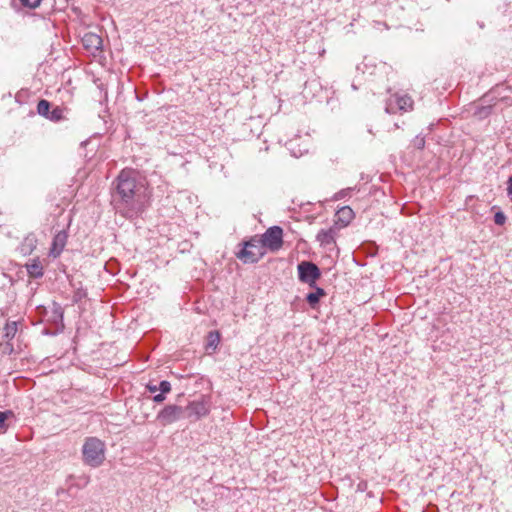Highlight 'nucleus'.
<instances>
[{
    "instance_id": "1",
    "label": "nucleus",
    "mask_w": 512,
    "mask_h": 512,
    "mask_svg": "<svg viewBox=\"0 0 512 512\" xmlns=\"http://www.w3.org/2000/svg\"><path fill=\"white\" fill-rule=\"evenodd\" d=\"M149 198L147 184L134 169H123L112 182L111 204L125 218L143 212Z\"/></svg>"
},
{
    "instance_id": "2",
    "label": "nucleus",
    "mask_w": 512,
    "mask_h": 512,
    "mask_svg": "<svg viewBox=\"0 0 512 512\" xmlns=\"http://www.w3.org/2000/svg\"><path fill=\"white\" fill-rule=\"evenodd\" d=\"M105 443L97 437L85 439L82 447L83 461L86 465L96 468L105 460Z\"/></svg>"
},
{
    "instance_id": "3",
    "label": "nucleus",
    "mask_w": 512,
    "mask_h": 512,
    "mask_svg": "<svg viewBox=\"0 0 512 512\" xmlns=\"http://www.w3.org/2000/svg\"><path fill=\"white\" fill-rule=\"evenodd\" d=\"M265 254V248L260 239L253 237L244 242L243 248L237 253V257L245 264L257 263Z\"/></svg>"
},
{
    "instance_id": "4",
    "label": "nucleus",
    "mask_w": 512,
    "mask_h": 512,
    "mask_svg": "<svg viewBox=\"0 0 512 512\" xmlns=\"http://www.w3.org/2000/svg\"><path fill=\"white\" fill-rule=\"evenodd\" d=\"M183 409L185 418L191 422H196L209 414L211 409L210 397L202 395L199 399L189 402Z\"/></svg>"
},
{
    "instance_id": "5",
    "label": "nucleus",
    "mask_w": 512,
    "mask_h": 512,
    "mask_svg": "<svg viewBox=\"0 0 512 512\" xmlns=\"http://www.w3.org/2000/svg\"><path fill=\"white\" fill-rule=\"evenodd\" d=\"M298 278L301 282L315 287L316 281L320 278L321 272L318 266L309 261H302L298 264Z\"/></svg>"
},
{
    "instance_id": "6",
    "label": "nucleus",
    "mask_w": 512,
    "mask_h": 512,
    "mask_svg": "<svg viewBox=\"0 0 512 512\" xmlns=\"http://www.w3.org/2000/svg\"><path fill=\"white\" fill-rule=\"evenodd\" d=\"M264 248H269L276 251L282 247L283 244V230L279 226H272L266 230L260 239Z\"/></svg>"
},
{
    "instance_id": "7",
    "label": "nucleus",
    "mask_w": 512,
    "mask_h": 512,
    "mask_svg": "<svg viewBox=\"0 0 512 512\" xmlns=\"http://www.w3.org/2000/svg\"><path fill=\"white\" fill-rule=\"evenodd\" d=\"M182 418H185L184 409L178 405L165 406L157 415V419L164 426L172 424Z\"/></svg>"
},
{
    "instance_id": "8",
    "label": "nucleus",
    "mask_w": 512,
    "mask_h": 512,
    "mask_svg": "<svg viewBox=\"0 0 512 512\" xmlns=\"http://www.w3.org/2000/svg\"><path fill=\"white\" fill-rule=\"evenodd\" d=\"M82 44L87 51L95 54L102 50L103 40L98 34L87 32L82 37Z\"/></svg>"
},
{
    "instance_id": "9",
    "label": "nucleus",
    "mask_w": 512,
    "mask_h": 512,
    "mask_svg": "<svg viewBox=\"0 0 512 512\" xmlns=\"http://www.w3.org/2000/svg\"><path fill=\"white\" fill-rule=\"evenodd\" d=\"M336 235H337V228L333 226V227H330L329 229H321L317 233L316 239L320 243L321 246H323L325 248H329L330 246L335 245Z\"/></svg>"
},
{
    "instance_id": "10",
    "label": "nucleus",
    "mask_w": 512,
    "mask_h": 512,
    "mask_svg": "<svg viewBox=\"0 0 512 512\" xmlns=\"http://www.w3.org/2000/svg\"><path fill=\"white\" fill-rule=\"evenodd\" d=\"M67 238L68 235L65 231H60L54 236L52 246L50 249L51 256H53L54 258L60 256L67 243Z\"/></svg>"
},
{
    "instance_id": "11",
    "label": "nucleus",
    "mask_w": 512,
    "mask_h": 512,
    "mask_svg": "<svg viewBox=\"0 0 512 512\" xmlns=\"http://www.w3.org/2000/svg\"><path fill=\"white\" fill-rule=\"evenodd\" d=\"M394 102L397 104L399 112H408L413 109V100L407 94H394Z\"/></svg>"
},
{
    "instance_id": "12",
    "label": "nucleus",
    "mask_w": 512,
    "mask_h": 512,
    "mask_svg": "<svg viewBox=\"0 0 512 512\" xmlns=\"http://www.w3.org/2000/svg\"><path fill=\"white\" fill-rule=\"evenodd\" d=\"M354 216V211L349 206H343L336 212L337 222H340L343 226H347Z\"/></svg>"
},
{
    "instance_id": "13",
    "label": "nucleus",
    "mask_w": 512,
    "mask_h": 512,
    "mask_svg": "<svg viewBox=\"0 0 512 512\" xmlns=\"http://www.w3.org/2000/svg\"><path fill=\"white\" fill-rule=\"evenodd\" d=\"M26 270L28 275L32 278H41L44 274L43 266L38 258L33 259L30 263H27Z\"/></svg>"
},
{
    "instance_id": "14",
    "label": "nucleus",
    "mask_w": 512,
    "mask_h": 512,
    "mask_svg": "<svg viewBox=\"0 0 512 512\" xmlns=\"http://www.w3.org/2000/svg\"><path fill=\"white\" fill-rule=\"evenodd\" d=\"M314 288L315 291L310 292L306 295V301L312 308H315L318 305L321 297L326 295V292L324 291L323 288L317 287L316 285Z\"/></svg>"
},
{
    "instance_id": "15",
    "label": "nucleus",
    "mask_w": 512,
    "mask_h": 512,
    "mask_svg": "<svg viewBox=\"0 0 512 512\" xmlns=\"http://www.w3.org/2000/svg\"><path fill=\"white\" fill-rule=\"evenodd\" d=\"M220 342V334L218 331H211L207 337L206 349L215 351Z\"/></svg>"
},
{
    "instance_id": "16",
    "label": "nucleus",
    "mask_w": 512,
    "mask_h": 512,
    "mask_svg": "<svg viewBox=\"0 0 512 512\" xmlns=\"http://www.w3.org/2000/svg\"><path fill=\"white\" fill-rule=\"evenodd\" d=\"M64 112H65L64 108H62L60 106H56L50 111V114L47 117V119H49L50 121H53V122H60L65 119Z\"/></svg>"
},
{
    "instance_id": "17",
    "label": "nucleus",
    "mask_w": 512,
    "mask_h": 512,
    "mask_svg": "<svg viewBox=\"0 0 512 512\" xmlns=\"http://www.w3.org/2000/svg\"><path fill=\"white\" fill-rule=\"evenodd\" d=\"M50 102L47 100H40L37 104V113L45 118H47L50 114Z\"/></svg>"
},
{
    "instance_id": "18",
    "label": "nucleus",
    "mask_w": 512,
    "mask_h": 512,
    "mask_svg": "<svg viewBox=\"0 0 512 512\" xmlns=\"http://www.w3.org/2000/svg\"><path fill=\"white\" fill-rule=\"evenodd\" d=\"M16 332H17V322L16 321L6 323V325L4 327V337L5 338L12 339L16 335Z\"/></svg>"
},
{
    "instance_id": "19",
    "label": "nucleus",
    "mask_w": 512,
    "mask_h": 512,
    "mask_svg": "<svg viewBox=\"0 0 512 512\" xmlns=\"http://www.w3.org/2000/svg\"><path fill=\"white\" fill-rule=\"evenodd\" d=\"M354 190H356V187H348V188L342 189L334 194L333 200L338 201V200L344 199L346 197H350L351 193Z\"/></svg>"
},
{
    "instance_id": "20",
    "label": "nucleus",
    "mask_w": 512,
    "mask_h": 512,
    "mask_svg": "<svg viewBox=\"0 0 512 512\" xmlns=\"http://www.w3.org/2000/svg\"><path fill=\"white\" fill-rule=\"evenodd\" d=\"M491 111H492L491 105L479 106V107H477V109L475 111V115L478 118L483 119V118H486L487 116H489L491 114Z\"/></svg>"
},
{
    "instance_id": "21",
    "label": "nucleus",
    "mask_w": 512,
    "mask_h": 512,
    "mask_svg": "<svg viewBox=\"0 0 512 512\" xmlns=\"http://www.w3.org/2000/svg\"><path fill=\"white\" fill-rule=\"evenodd\" d=\"M385 111L388 114H395L399 112V109L397 108V104L394 102V95H392L386 102Z\"/></svg>"
},
{
    "instance_id": "22",
    "label": "nucleus",
    "mask_w": 512,
    "mask_h": 512,
    "mask_svg": "<svg viewBox=\"0 0 512 512\" xmlns=\"http://www.w3.org/2000/svg\"><path fill=\"white\" fill-rule=\"evenodd\" d=\"M13 416V412L10 410L0 411V429H6V420Z\"/></svg>"
},
{
    "instance_id": "23",
    "label": "nucleus",
    "mask_w": 512,
    "mask_h": 512,
    "mask_svg": "<svg viewBox=\"0 0 512 512\" xmlns=\"http://www.w3.org/2000/svg\"><path fill=\"white\" fill-rule=\"evenodd\" d=\"M506 215L502 211H498L494 214V222L496 225L502 226L506 222Z\"/></svg>"
},
{
    "instance_id": "24",
    "label": "nucleus",
    "mask_w": 512,
    "mask_h": 512,
    "mask_svg": "<svg viewBox=\"0 0 512 512\" xmlns=\"http://www.w3.org/2000/svg\"><path fill=\"white\" fill-rule=\"evenodd\" d=\"M413 146L417 149H423L425 147V138L421 135H417L413 141Z\"/></svg>"
},
{
    "instance_id": "25",
    "label": "nucleus",
    "mask_w": 512,
    "mask_h": 512,
    "mask_svg": "<svg viewBox=\"0 0 512 512\" xmlns=\"http://www.w3.org/2000/svg\"><path fill=\"white\" fill-rule=\"evenodd\" d=\"M158 389L161 393L167 394L171 391V384L169 381L163 380L159 383Z\"/></svg>"
},
{
    "instance_id": "26",
    "label": "nucleus",
    "mask_w": 512,
    "mask_h": 512,
    "mask_svg": "<svg viewBox=\"0 0 512 512\" xmlns=\"http://www.w3.org/2000/svg\"><path fill=\"white\" fill-rule=\"evenodd\" d=\"M21 4L28 8H36L39 6L41 0H19Z\"/></svg>"
},
{
    "instance_id": "27",
    "label": "nucleus",
    "mask_w": 512,
    "mask_h": 512,
    "mask_svg": "<svg viewBox=\"0 0 512 512\" xmlns=\"http://www.w3.org/2000/svg\"><path fill=\"white\" fill-rule=\"evenodd\" d=\"M84 297H86V291L82 288H79L75 291L73 299L75 302L81 301Z\"/></svg>"
},
{
    "instance_id": "28",
    "label": "nucleus",
    "mask_w": 512,
    "mask_h": 512,
    "mask_svg": "<svg viewBox=\"0 0 512 512\" xmlns=\"http://www.w3.org/2000/svg\"><path fill=\"white\" fill-rule=\"evenodd\" d=\"M507 195L509 196L510 200L512 201V175L509 177L507 181Z\"/></svg>"
},
{
    "instance_id": "29",
    "label": "nucleus",
    "mask_w": 512,
    "mask_h": 512,
    "mask_svg": "<svg viewBox=\"0 0 512 512\" xmlns=\"http://www.w3.org/2000/svg\"><path fill=\"white\" fill-rule=\"evenodd\" d=\"M165 398V394L160 392L153 397V401L155 403H162L165 400Z\"/></svg>"
},
{
    "instance_id": "30",
    "label": "nucleus",
    "mask_w": 512,
    "mask_h": 512,
    "mask_svg": "<svg viewBox=\"0 0 512 512\" xmlns=\"http://www.w3.org/2000/svg\"><path fill=\"white\" fill-rule=\"evenodd\" d=\"M147 390L151 393H156L159 389H158V386L157 385H154V384H147Z\"/></svg>"
}]
</instances>
